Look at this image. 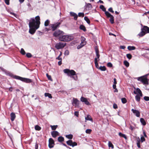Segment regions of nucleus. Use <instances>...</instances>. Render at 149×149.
I'll use <instances>...</instances> for the list:
<instances>
[{"mask_svg": "<svg viewBox=\"0 0 149 149\" xmlns=\"http://www.w3.org/2000/svg\"><path fill=\"white\" fill-rule=\"evenodd\" d=\"M144 100L146 101H148L149 100V97L147 96H145L144 97Z\"/></svg>", "mask_w": 149, "mask_h": 149, "instance_id": "nucleus-52", "label": "nucleus"}, {"mask_svg": "<svg viewBox=\"0 0 149 149\" xmlns=\"http://www.w3.org/2000/svg\"><path fill=\"white\" fill-rule=\"evenodd\" d=\"M120 48L121 49H124L125 48V47L124 46H120Z\"/></svg>", "mask_w": 149, "mask_h": 149, "instance_id": "nucleus-61", "label": "nucleus"}, {"mask_svg": "<svg viewBox=\"0 0 149 149\" xmlns=\"http://www.w3.org/2000/svg\"><path fill=\"white\" fill-rule=\"evenodd\" d=\"M63 71L65 73L67 74L68 76L70 77L75 75L76 74V72L73 70H70L68 69H64Z\"/></svg>", "mask_w": 149, "mask_h": 149, "instance_id": "nucleus-4", "label": "nucleus"}, {"mask_svg": "<svg viewBox=\"0 0 149 149\" xmlns=\"http://www.w3.org/2000/svg\"><path fill=\"white\" fill-rule=\"evenodd\" d=\"M119 135L120 136L126 139H127V138L126 135L125 134H123L121 132H119Z\"/></svg>", "mask_w": 149, "mask_h": 149, "instance_id": "nucleus-28", "label": "nucleus"}, {"mask_svg": "<svg viewBox=\"0 0 149 149\" xmlns=\"http://www.w3.org/2000/svg\"><path fill=\"white\" fill-rule=\"evenodd\" d=\"M49 148H51L54 147V141L52 138H50L49 140Z\"/></svg>", "mask_w": 149, "mask_h": 149, "instance_id": "nucleus-10", "label": "nucleus"}, {"mask_svg": "<svg viewBox=\"0 0 149 149\" xmlns=\"http://www.w3.org/2000/svg\"><path fill=\"white\" fill-rule=\"evenodd\" d=\"M26 56L30 58L31 57L32 55L30 53H27L26 54Z\"/></svg>", "mask_w": 149, "mask_h": 149, "instance_id": "nucleus-53", "label": "nucleus"}, {"mask_svg": "<svg viewBox=\"0 0 149 149\" xmlns=\"http://www.w3.org/2000/svg\"><path fill=\"white\" fill-rule=\"evenodd\" d=\"M64 140V138L62 136H59L58 138V140L59 142H62Z\"/></svg>", "mask_w": 149, "mask_h": 149, "instance_id": "nucleus-32", "label": "nucleus"}, {"mask_svg": "<svg viewBox=\"0 0 149 149\" xmlns=\"http://www.w3.org/2000/svg\"><path fill=\"white\" fill-rule=\"evenodd\" d=\"M74 115L77 116L78 117L79 115L78 112L75 111L74 112Z\"/></svg>", "mask_w": 149, "mask_h": 149, "instance_id": "nucleus-59", "label": "nucleus"}, {"mask_svg": "<svg viewBox=\"0 0 149 149\" xmlns=\"http://www.w3.org/2000/svg\"><path fill=\"white\" fill-rule=\"evenodd\" d=\"M46 76L49 80L52 81V79L51 78V76L48 75V74H46Z\"/></svg>", "mask_w": 149, "mask_h": 149, "instance_id": "nucleus-40", "label": "nucleus"}, {"mask_svg": "<svg viewBox=\"0 0 149 149\" xmlns=\"http://www.w3.org/2000/svg\"><path fill=\"white\" fill-rule=\"evenodd\" d=\"M11 120L12 121H13L16 117V116L14 113L12 112L10 114Z\"/></svg>", "mask_w": 149, "mask_h": 149, "instance_id": "nucleus-19", "label": "nucleus"}, {"mask_svg": "<svg viewBox=\"0 0 149 149\" xmlns=\"http://www.w3.org/2000/svg\"><path fill=\"white\" fill-rule=\"evenodd\" d=\"M49 23V21L48 20H46L45 22V26H47Z\"/></svg>", "mask_w": 149, "mask_h": 149, "instance_id": "nucleus-41", "label": "nucleus"}, {"mask_svg": "<svg viewBox=\"0 0 149 149\" xmlns=\"http://www.w3.org/2000/svg\"><path fill=\"white\" fill-rule=\"evenodd\" d=\"M141 97V96L140 95H136L135 97L136 100L138 102L140 100Z\"/></svg>", "mask_w": 149, "mask_h": 149, "instance_id": "nucleus-29", "label": "nucleus"}, {"mask_svg": "<svg viewBox=\"0 0 149 149\" xmlns=\"http://www.w3.org/2000/svg\"><path fill=\"white\" fill-rule=\"evenodd\" d=\"M100 8L102 9V10L105 12L106 11V8H105L102 5H101L100 6Z\"/></svg>", "mask_w": 149, "mask_h": 149, "instance_id": "nucleus-33", "label": "nucleus"}, {"mask_svg": "<svg viewBox=\"0 0 149 149\" xmlns=\"http://www.w3.org/2000/svg\"><path fill=\"white\" fill-rule=\"evenodd\" d=\"M60 57L61 56H58L57 58H56V59H57L60 61L62 60V58Z\"/></svg>", "mask_w": 149, "mask_h": 149, "instance_id": "nucleus-60", "label": "nucleus"}, {"mask_svg": "<svg viewBox=\"0 0 149 149\" xmlns=\"http://www.w3.org/2000/svg\"><path fill=\"white\" fill-rule=\"evenodd\" d=\"M70 15L71 16L74 17V19L75 20H76L77 19L78 17V15L76 14L73 12H71L70 13Z\"/></svg>", "mask_w": 149, "mask_h": 149, "instance_id": "nucleus-18", "label": "nucleus"}, {"mask_svg": "<svg viewBox=\"0 0 149 149\" xmlns=\"http://www.w3.org/2000/svg\"><path fill=\"white\" fill-rule=\"evenodd\" d=\"M108 146L109 147H111L112 149L114 148L113 146L110 141L108 142Z\"/></svg>", "mask_w": 149, "mask_h": 149, "instance_id": "nucleus-38", "label": "nucleus"}, {"mask_svg": "<svg viewBox=\"0 0 149 149\" xmlns=\"http://www.w3.org/2000/svg\"><path fill=\"white\" fill-rule=\"evenodd\" d=\"M95 53L96 54V56L97 57V58H97V59H98V61H99L100 59H99V58L100 56V55L99 54V52L98 50V49L97 47H95Z\"/></svg>", "mask_w": 149, "mask_h": 149, "instance_id": "nucleus-15", "label": "nucleus"}, {"mask_svg": "<svg viewBox=\"0 0 149 149\" xmlns=\"http://www.w3.org/2000/svg\"><path fill=\"white\" fill-rule=\"evenodd\" d=\"M134 93L137 95H140L141 96H142V94L141 91L139 88H137L134 91Z\"/></svg>", "mask_w": 149, "mask_h": 149, "instance_id": "nucleus-11", "label": "nucleus"}, {"mask_svg": "<svg viewBox=\"0 0 149 149\" xmlns=\"http://www.w3.org/2000/svg\"><path fill=\"white\" fill-rule=\"evenodd\" d=\"M69 51L68 50H66L64 54L65 55H69Z\"/></svg>", "mask_w": 149, "mask_h": 149, "instance_id": "nucleus-50", "label": "nucleus"}, {"mask_svg": "<svg viewBox=\"0 0 149 149\" xmlns=\"http://www.w3.org/2000/svg\"><path fill=\"white\" fill-rule=\"evenodd\" d=\"M77 145V143L75 142H73L72 141V147H74L75 146H76Z\"/></svg>", "mask_w": 149, "mask_h": 149, "instance_id": "nucleus-55", "label": "nucleus"}, {"mask_svg": "<svg viewBox=\"0 0 149 149\" xmlns=\"http://www.w3.org/2000/svg\"><path fill=\"white\" fill-rule=\"evenodd\" d=\"M81 42L80 44L81 45V47L83 46L86 44V41L85 40V38L83 37H81Z\"/></svg>", "mask_w": 149, "mask_h": 149, "instance_id": "nucleus-17", "label": "nucleus"}, {"mask_svg": "<svg viewBox=\"0 0 149 149\" xmlns=\"http://www.w3.org/2000/svg\"><path fill=\"white\" fill-rule=\"evenodd\" d=\"M80 99L81 101V102H84L87 105H89L90 104L89 102L88 101L87 99L86 98L82 97H81Z\"/></svg>", "mask_w": 149, "mask_h": 149, "instance_id": "nucleus-13", "label": "nucleus"}, {"mask_svg": "<svg viewBox=\"0 0 149 149\" xmlns=\"http://www.w3.org/2000/svg\"><path fill=\"white\" fill-rule=\"evenodd\" d=\"M109 10L110 12L112 13H114V11L113 10L112 8H110L109 9Z\"/></svg>", "mask_w": 149, "mask_h": 149, "instance_id": "nucleus-58", "label": "nucleus"}, {"mask_svg": "<svg viewBox=\"0 0 149 149\" xmlns=\"http://www.w3.org/2000/svg\"><path fill=\"white\" fill-rule=\"evenodd\" d=\"M126 56L129 59H130L132 57V55L130 54H127Z\"/></svg>", "mask_w": 149, "mask_h": 149, "instance_id": "nucleus-42", "label": "nucleus"}, {"mask_svg": "<svg viewBox=\"0 0 149 149\" xmlns=\"http://www.w3.org/2000/svg\"><path fill=\"white\" fill-rule=\"evenodd\" d=\"M84 13H78V16L79 17H83L84 16Z\"/></svg>", "mask_w": 149, "mask_h": 149, "instance_id": "nucleus-43", "label": "nucleus"}, {"mask_svg": "<svg viewBox=\"0 0 149 149\" xmlns=\"http://www.w3.org/2000/svg\"><path fill=\"white\" fill-rule=\"evenodd\" d=\"M45 97H48L49 98H52V96L51 95V94L48 93H45Z\"/></svg>", "mask_w": 149, "mask_h": 149, "instance_id": "nucleus-24", "label": "nucleus"}, {"mask_svg": "<svg viewBox=\"0 0 149 149\" xmlns=\"http://www.w3.org/2000/svg\"><path fill=\"white\" fill-rule=\"evenodd\" d=\"M14 78L26 83H30L32 81L31 79L22 77L17 76H15Z\"/></svg>", "mask_w": 149, "mask_h": 149, "instance_id": "nucleus-6", "label": "nucleus"}, {"mask_svg": "<svg viewBox=\"0 0 149 149\" xmlns=\"http://www.w3.org/2000/svg\"><path fill=\"white\" fill-rule=\"evenodd\" d=\"M73 38L72 36L68 35L62 36V37H59L58 38L59 40L63 41H70Z\"/></svg>", "mask_w": 149, "mask_h": 149, "instance_id": "nucleus-2", "label": "nucleus"}, {"mask_svg": "<svg viewBox=\"0 0 149 149\" xmlns=\"http://www.w3.org/2000/svg\"><path fill=\"white\" fill-rule=\"evenodd\" d=\"M35 19L33 18H31L29 23V32L32 34H33L36 30L39 28L40 24V17L39 16H36Z\"/></svg>", "mask_w": 149, "mask_h": 149, "instance_id": "nucleus-1", "label": "nucleus"}, {"mask_svg": "<svg viewBox=\"0 0 149 149\" xmlns=\"http://www.w3.org/2000/svg\"><path fill=\"white\" fill-rule=\"evenodd\" d=\"M140 121L141 123L143 125H146V123L143 118H141L140 119Z\"/></svg>", "mask_w": 149, "mask_h": 149, "instance_id": "nucleus-22", "label": "nucleus"}, {"mask_svg": "<svg viewBox=\"0 0 149 149\" xmlns=\"http://www.w3.org/2000/svg\"><path fill=\"white\" fill-rule=\"evenodd\" d=\"M73 103L74 104L75 107H77L79 105V101L77 99H73Z\"/></svg>", "mask_w": 149, "mask_h": 149, "instance_id": "nucleus-16", "label": "nucleus"}, {"mask_svg": "<svg viewBox=\"0 0 149 149\" xmlns=\"http://www.w3.org/2000/svg\"><path fill=\"white\" fill-rule=\"evenodd\" d=\"M134 113L136 116L139 117L140 116V112L138 110L132 109L131 110Z\"/></svg>", "mask_w": 149, "mask_h": 149, "instance_id": "nucleus-12", "label": "nucleus"}, {"mask_svg": "<svg viewBox=\"0 0 149 149\" xmlns=\"http://www.w3.org/2000/svg\"><path fill=\"white\" fill-rule=\"evenodd\" d=\"M110 21L112 24H113L114 23L113 17V16L110 17Z\"/></svg>", "mask_w": 149, "mask_h": 149, "instance_id": "nucleus-44", "label": "nucleus"}, {"mask_svg": "<svg viewBox=\"0 0 149 149\" xmlns=\"http://www.w3.org/2000/svg\"><path fill=\"white\" fill-rule=\"evenodd\" d=\"M85 6L86 8H87L88 10L92 8V6L90 3H86Z\"/></svg>", "mask_w": 149, "mask_h": 149, "instance_id": "nucleus-20", "label": "nucleus"}, {"mask_svg": "<svg viewBox=\"0 0 149 149\" xmlns=\"http://www.w3.org/2000/svg\"><path fill=\"white\" fill-rule=\"evenodd\" d=\"M130 128L132 130H133L135 129V127L133 126L132 125H130Z\"/></svg>", "mask_w": 149, "mask_h": 149, "instance_id": "nucleus-51", "label": "nucleus"}, {"mask_svg": "<svg viewBox=\"0 0 149 149\" xmlns=\"http://www.w3.org/2000/svg\"><path fill=\"white\" fill-rule=\"evenodd\" d=\"M58 126L57 125H50V127L52 128V130H55L56 128Z\"/></svg>", "mask_w": 149, "mask_h": 149, "instance_id": "nucleus-39", "label": "nucleus"}, {"mask_svg": "<svg viewBox=\"0 0 149 149\" xmlns=\"http://www.w3.org/2000/svg\"><path fill=\"white\" fill-rule=\"evenodd\" d=\"M41 127L38 125H36L35 127V129L36 130H40L41 129Z\"/></svg>", "mask_w": 149, "mask_h": 149, "instance_id": "nucleus-34", "label": "nucleus"}, {"mask_svg": "<svg viewBox=\"0 0 149 149\" xmlns=\"http://www.w3.org/2000/svg\"><path fill=\"white\" fill-rule=\"evenodd\" d=\"M92 131L91 129H87L86 131V132L87 134H90Z\"/></svg>", "mask_w": 149, "mask_h": 149, "instance_id": "nucleus-46", "label": "nucleus"}, {"mask_svg": "<svg viewBox=\"0 0 149 149\" xmlns=\"http://www.w3.org/2000/svg\"><path fill=\"white\" fill-rule=\"evenodd\" d=\"M63 35V31H61L59 30H58L56 31L54 33L53 35L55 37H62Z\"/></svg>", "mask_w": 149, "mask_h": 149, "instance_id": "nucleus-8", "label": "nucleus"}, {"mask_svg": "<svg viewBox=\"0 0 149 149\" xmlns=\"http://www.w3.org/2000/svg\"><path fill=\"white\" fill-rule=\"evenodd\" d=\"M99 69L101 71H104L106 70V67L104 66H101L99 68Z\"/></svg>", "mask_w": 149, "mask_h": 149, "instance_id": "nucleus-25", "label": "nucleus"}, {"mask_svg": "<svg viewBox=\"0 0 149 149\" xmlns=\"http://www.w3.org/2000/svg\"><path fill=\"white\" fill-rule=\"evenodd\" d=\"M58 65H60L62 64V60H60L58 62Z\"/></svg>", "mask_w": 149, "mask_h": 149, "instance_id": "nucleus-63", "label": "nucleus"}, {"mask_svg": "<svg viewBox=\"0 0 149 149\" xmlns=\"http://www.w3.org/2000/svg\"><path fill=\"white\" fill-rule=\"evenodd\" d=\"M105 14L107 16V17H108L110 18V17H111L113 15H111L108 12V11H105Z\"/></svg>", "mask_w": 149, "mask_h": 149, "instance_id": "nucleus-27", "label": "nucleus"}, {"mask_svg": "<svg viewBox=\"0 0 149 149\" xmlns=\"http://www.w3.org/2000/svg\"><path fill=\"white\" fill-rule=\"evenodd\" d=\"M84 19L88 24H89L90 23V21L87 17H84Z\"/></svg>", "mask_w": 149, "mask_h": 149, "instance_id": "nucleus-36", "label": "nucleus"}, {"mask_svg": "<svg viewBox=\"0 0 149 149\" xmlns=\"http://www.w3.org/2000/svg\"><path fill=\"white\" fill-rule=\"evenodd\" d=\"M61 23L60 22H57L54 24H51V27L53 31H55L56 29L59 27Z\"/></svg>", "mask_w": 149, "mask_h": 149, "instance_id": "nucleus-9", "label": "nucleus"}, {"mask_svg": "<svg viewBox=\"0 0 149 149\" xmlns=\"http://www.w3.org/2000/svg\"><path fill=\"white\" fill-rule=\"evenodd\" d=\"M121 101L123 103L125 104L127 102V100L125 98H123L121 99Z\"/></svg>", "mask_w": 149, "mask_h": 149, "instance_id": "nucleus-45", "label": "nucleus"}, {"mask_svg": "<svg viewBox=\"0 0 149 149\" xmlns=\"http://www.w3.org/2000/svg\"><path fill=\"white\" fill-rule=\"evenodd\" d=\"M113 108L114 109H116L118 108V106L116 104H113Z\"/></svg>", "mask_w": 149, "mask_h": 149, "instance_id": "nucleus-56", "label": "nucleus"}, {"mask_svg": "<svg viewBox=\"0 0 149 149\" xmlns=\"http://www.w3.org/2000/svg\"><path fill=\"white\" fill-rule=\"evenodd\" d=\"M10 0H5V3L7 5L9 4V1Z\"/></svg>", "mask_w": 149, "mask_h": 149, "instance_id": "nucleus-54", "label": "nucleus"}, {"mask_svg": "<svg viewBox=\"0 0 149 149\" xmlns=\"http://www.w3.org/2000/svg\"><path fill=\"white\" fill-rule=\"evenodd\" d=\"M85 119L86 120H91V121L92 120V118H91V116L89 115H88L86 117H85Z\"/></svg>", "mask_w": 149, "mask_h": 149, "instance_id": "nucleus-26", "label": "nucleus"}, {"mask_svg": "<svg viewBox=\"0 0 149 149\" xmlns=\"http://www.w3.org/2000/svg\"><path fill=\"white\" fill-rule=\"evenodd\" d=\"M114 80V84H116L117 83L116 80V78H114L113 79Z\"/></svg>", "mask_w": 149, "mask_h": 149, "instance_id": "nucleus-62", "label": "nucleus"}, {"mask_svg": "<svg viewBox=\"0 0 149 149\" xmlns=\"http://www.w3.org/2000/svg\"><path fill=\"white\" fill-rule=\"evenodd\" d=\"M66 143L68 145L72 146V140H69L67 141Z\"/></svg>", "mask_w": 149, "mask_h": 149, "instance_id": "nucleus-31", "label": "nucleus"}, {"mask_svg": "<svg viewBox=\"0 0 149 149\" xmlns=\"http://www.w3.org/2000/svg\"><path fill=\"white\" fill-rule=\"evenodd\" d=\"M52 136L54 138L56 137V136L59 135V133L57 131H54L52 132L51 133Z\"/></svg>", "mask_w": 149, "mask_h": 149, "instance_id": "nucleus-14", "label": "nucleus"}, {"mask_svg": "<svg viewBox=\"0 0 149 149\" xmlns=\"http://www.w3.org/2000/svg\"><path fill=\"white\" fill-rule=\"evenodd\" d=\"M94 62L95 64V67L99 69V68L100 67L99 66L98 63V60H97V58H95L94 59Z\"/></svg>", "mask_w": 149, "mask_h": 149, "instance_id": "nucleus-21", "label": "nucleus"}, {"mask_svg": "<svg viewBox=\"0 0 149 149\" xmlns=\"http://www.w3.org/2000/svg\"><path fill=\"white\" fill-rule=\"evenodd\" d=\"M147 33H149V28L146 26H144L141 29V31L138 34V35L140 37H142Z\"/></svg>", "mask_w": 149, "mask_h": 149, "instance_id": "nucleus-3", "label": "nucleus"}, {"mask_svg": "<svg viewBox=\"0 0 149 149\" xmlns=\"http://www.w3.org/2000/svg\"><path fill=\"white\" fill-rule=\"evenodd\" d=\"M124 64L127 67H128L129 65V63L127 61H124Z\"/></svg>", "mask_w": 149, "mask_h": 149, "instance_id": "nucleus-37", "label": "nucleus"}, {"mask_svg": "<svg viewBox=\"0 0 149 149\" xmlns=\"http://www.w3.org/2000/svg\"><path fill=\"white\" fill-rule=\"evenodd\" d=\"M20 52L21 53V54H22V55H24L25 54V52L24 50L22 48L21 49Z\"/></svg>", "mask_w": 149, "mask_h": 149, "instance_id": "nucleus-47", "label": "nucleus"}, {"mask_svg": "<svg viewBox=\"0 0 149 149\" xmlns=\"http://www.w3.org/2000/svg\"><path fill=\"white\" fill-rule=\"evenodd\" d=\"M79 28L83 30L84 31H86L85 27L83 25H81L80 26Z\"/></svg>", "mask_w": 149, "mask_h": 149, "instance_id": "nucleus-30", "label": "nucleus"}, {"mask_svg": "<svg viewBox=\"0 0 149 149\" xmlns=\"http://www.w3.org/2000/svg\"><path fill=\"white\" fill-rule=\"evenodd\" d=\"M140 143H137V146H138V148H140Z\"/></svg>", "mask_w": 149, "mask_h": 149, "instance_id": "nucleus-64", "label": "nucleus"}, {"mask_svg": "<svg viewBox=\"0 0 149 149\" xmlns=\"http://www.w3.org/2000/svg\"><path fill=\"white\" fill-rule=\"evenodd\" d=\"M145 141V139L144 138V137L142 136L141 137V142L142 143L143 142V141Z\"/></svg>", "mask_w": 149, "mask_h": 149, "instance_id": "nucleus-49", "label": "nucleus"}, {"mask_svg": "<svg viewBox=\"0 0 149 149\" xmlns=\"http://www.w3.org/2000/svg\"><path fill=\"white\" fill-rule=\"evenodd\" d=\"M138 81H141L144 84H148V79L145 76L141 77L138 78Z\"/></svg>", "mask_w": 149, "mask_h": 149, "instance_id": "nucleus-5", "label": "nucleus"}, {"mask_svg": "<svg viewBox=\"0 0 149 149\" xmlns=\"http://www.w3.org/2000/svg\"><path fill=\"white\" fill-rule=\"evenodd\" d=\"M107 65L108 67H112L113 66L112 64L110 62H109L107 63Z\"/></svg>", "mask_w": 149, "mask_h": 149, "instance_id": "nucleus-48", "label": "nucleus"}, {"mask_svg": "<svg viewBox=\"0 0 149 149\" xmlns=\"http://www.w3.org/2000/svg\"><path fill=\"white\" fill-rule=\"evenodd\" d=\"M66 137L68 139H71L73 137V135L72 134L67 135H66Z\"/></svg>", "mask_w": 149, "mask_h": 149, "instance_id": "nucleus-35", "label": "nucleus"}, {"mask_svg": "<svg viewBox=\"0 0 149 149\" xmlns=\"http://www.w3.org/2000/svg\"><path fill=\"white\" fill-rule=\"evenodd\" d=\"M127 49L129 50H135L136 49V48L135 47L132 46H128L127 47Z\"/></svg>", "mask_w": 149, "mask_h": 149, "instance_id": "nucleus-23", "label": "nucleus"}, {"mask_svg": "<svg viewBox=\"0 0 149 149\" xmlns=\"http://www.w3.org/2000/svg\"><path fill=\"white\" fill-rule=\"evenodd\" d=\"M66 43L64 42H59L56 43L55 45V47L57 49H62L66 45Z\"/></svg>", "mask_w": 149, "mask_h": 149, "instance_id": "nucleus-7", "label": "nucleus"}, {"mask_svg": "<svg viewBox=\"0 0 149 149\" xmlns=\"http://www.w3.org/2000/svg\"><path fill=\"white\" fill-rule=\"evenodd\" d=\"M136 141L137 142V143H140L141 141L139 137H138L136 138Z\"/></svg>", "mask_w": 149, "mask_h": 149, "instance_id": "nucleus-57", "label": "nucleus"}]
</instances>
